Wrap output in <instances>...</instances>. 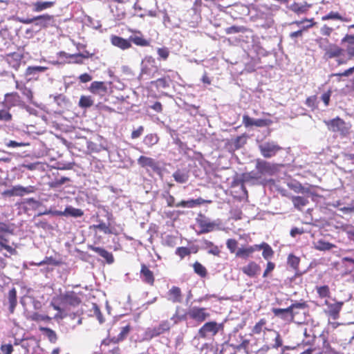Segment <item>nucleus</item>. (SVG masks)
<instances>
[{
    "label": "nucleus",
    "mask_w": 354,
    "mask_h": 354,
    "mask_svg": "<svg viewBox=\"0 0 354 354\" xmlns=\"http://www.w3.org/2000/svg\"><path fill=\"white\" fill-rule=\"evenodd\" d=\"M267 320L264 318L261 319L252 327L250 335H260L263 333V339L266 344L269 345L273 349H278L282 346V339L280 334L275 330L268 328L266 327Z\"/></svg>",
    "instance_id": "f257e3e1"
},
{
    "label": "nucleus",
    "mask_w": 354,
    "mask_h": 354,
    "mask_svg": "<svg viewBox=\"0 0 354 354\" xmlns=\"http://www.w3.org/2000/svg\"><path fill=\"white\" fill-rule=\"evenodd\" d=\"M249 338L244 339L239 345L234 346L236 351L243 350L245 354H265L267 352L274 350L269 345L266 344L261 348H259L257 342L254 337L249 334Z\"/></svg>",
    "instance_id": "f03ea898"
},
{
    "label": "nucleus",
    "mask_w": 354,
    "mask_h": 354,
    "mask_svg": "<svg viewBox=\"0 0 354 354\" xmlns=\"http://www.w3.org/2000/svg\"><path fill=\"white\" fill-rule=\"evenodd\" d=\"M81 303V299L77 294L73 291L66 292L60 294L56 298L53 299L52 304L54 305L55 310H63L64 307H77Z\"/></svg>",
    "instance_id": "7ed1b4c3"
},
{
    "label": "nucleus",
    "mask_w": 354,
    "mask_h": 354,
    "mask_svg": "<svg viewBox=\"0 0 354 354\" xmlns=\"http://www.w3.org/2000/svg\"><path fill=\"white\" fill-rule=\"evenodd\" d=\"M324 123L329 131L334 133H339V135L343 137L346 136L349 133V127L347 124L339 117L332 120H325Z\"/></svg>",
    "instance_id": "20e7f679"
},
{
    "label": "nucleus",
    "mask_w": 354,
    "mask_h": 354,
    "mask_svg": "<svg viewBox=\"0 0 354 354\" xmlns=\"http://www.w3.org/2000/svg\"><path fill=\"white\" fill-rule=\"evenodd\" d=\"M223 330V324H217L216 322H209L205 323L198 330V337L202 339H207L215 336L219 330Z\"/></svg>",
    "instance_id": "39448f33"
},
{
    "label": "nucleus",
    "mask_w": 354,
    "mask_h": 354,
    "mask_svg": "<svg viewBox=\"0 0 354 354\" xmlns=\"http://www.w3.org/2000/svg\"><path fill=\"white\" fill-rule=\"evenodd\" d=\"M170 328V324L167 321H162L158 326L147 328L144 333V339L151 340L169 331Z\"/></svg>",
    "instance_id": "423d86ee"
},
{
    "label": "nucleus",
    "mask_w": 354,
    "mask_h": 354,
    "mask_svg": "<svg viewBox=\"0 0 354 354\" xmlns=\"http://www.w3.org/2000/svg\"><path fill=\"white\" fill-rule=\"evenodd\" d=\"M141 75L146 76V78H151L156 76L158 69L156 65L154 58L151 56L145 57L141 64Z\"/></svg>",
    "instance_id": "0eeeda50"
},
{
    "label": "nucleus",
    "mask_w": 354,
    "mask_h": 354,
    "mask_svg": "<svg viewBox=\"0 0 354 354\" xmlns=\"http://www.w3.org/2000/svg\"><path fill=\"white\" fill-rule=\"evenodd\" d=\"M261 154L266 158L274 156L282 148L274 141H267L259 145Z\"/></svg>",
    "instance_id": "6e6552de"
},
{
    "label": "nucleus",
    "mask_w": 354,
    "mask_h": 354,
    "mask_svg": "<svg viewBox=\"0 0 354 354\" xmlns=\"http://www.w3.org/2000/svg\"><path fill=\"white\" fill-rule=\"evenodd\" d=\"M256 169L259 171L261 176H272L277 171V165L263 160L257 159L256 162Z\"/></svg>",
    "instance_id": "1a4fd4ad"
},
{
    "label": "nucleus",
    "mask_w": 354,
    "mask_h": 354,
    "mask_svg": "<svg viewBox=\"0 0 354 354\" xmlns=\"http://www.w3.org/2000/svg\"><path fill=\"white\" fill-rule=\"evenodd\" d=\"M138 164L143 168L149 167L157 174H160L162 171L160 162L150 157L145 156H140L138 159Z\"/></svg>",
    "instance_id": "9d476101"
},
{
    "label": "nucleus",
    "mask_w": 354,
    "mask_h": 354,
    "mask_svg": "<svg viewBox=\"0 0 354 354\" xmlns=\"http://www.w3.org/2000/svg\"><path fill=\"white\" fill-rule=\"evenodd\" d=\"M3 106L9 110L15 106H24V102L17 93H7L5 95Z\"/></svg>",
    "instance_id": "9b49d317"
},
{
    "label": "nucleus",
    "mask_w": 354,
    "mask_h": 354,
    "mask_svg": "<svg viewBox=\"0 0 354 354\" xmlns=\"http://www.w3.org/2000/svg\"><path fill=\"white\" fill-rule=\"evenodd\" d=\"M275 315L287 313L290 314L292 321L297 324H304L308 322L305 311H274Z\"/></svg>",
    "instance_id": "f8f14e48"
},
{
    "label": "nucleus",
    "mask_w": 354,
    "mask_h": 354,
    "mask_svg": "<svg viewBox=\"0 0 354 354\" xmlns=\"http://www.w3.org/2000/svg\"><path fill=\"white\" fill-rule=\"evenodd\" d=\"M320 337L322 339V347L325 354H339L330 346V342H334V338L333 336L329 335L328 332L322 333Z\"/></svg>",
    "instance_id": "ddd939ff"
},
{
    "label": "nucleus",
    "mask_w": 354,
    "mask_h": 354,
    "mask_svg": "<svg viewBox=\"0 0 354 354\" xmlns=\"http://www.w3.org/2000/svg\"><path fill=\"white\" fill-rule=\"evenodd\" d=\"M344 52V50L339 47L338 46L330 44L327 48H324V58L326 60L339 57Z\"/></svg>",
    "instance_id": "4468645a"
},
{
    "label": "nucleus",
    "mask_w": 354,
    "mask_h": 354,
    "mask_svg": "<svg viewBox=\"0 0 354 354\" xmlns=\"http://www.w3.org/2000/svg\"><path fill=\"white\" fill-rule=\"evenodd\" d=\"M241 271L249 277H254L260 274L261 267L254 261H250L241 268Z\"/></svg>",
    "instance_id": "2eb2a0df"
},
{
    "label": "nucleus",
    "mask_w": 354,
    "mask_h": 354,
    "mask_svg": "<svg viewBox=\"0 0 354 354\" xmlns=\"http://www.w3.org/2000/svg\"><path fill=\"white\" fill-rule=\"evenodd\" d=\"M88 248L105 259L107 263L111 264L113 263L114 258L111 252H108L102 248L96 247L92 245H88Z\"/></svg>",
    "instance_id": "dca6fc26"
},
{
    "label": "nucleus",
    "mask_w": 354,
    "mask_h": 354,
    "mask_svg": "<svg viewBox=\"0 0 354 354\" xmlns=\"http://www.w3.org/2000/svg\"><path fill=\"white\" fill-rule=\"evenodd\" d=\"M243 123L246 127L256 126V127H266L268 123L266 120L264 119H254L248 116V115H244L243 116Z\"/></svg>",
    "instance_id": "f3484780"
},
{
    "label": "nucleus",
    "mask_w": 354,
    "mask_h": 354,
    "mask_svg": "<svg viewBox=\"0 0 354 354\" xmlns=\"http://www.w3.org/2000/svg\"><path fill=\"white\" fill-rule=\"evenodd\" d=\"M140 277L142 280L149 285L154 283V276L153 272L144 263L141 265Z\"/></svg>",
    "instance_id": "a211bd4d"
},
{
    "label": "nucleus",
    "mask_w": 354,
    "mask_h": 354,
    "mask_svg": "<svg viewBox=\"0 0 354 354\" xmlns=\"http://www.w3.org/2000/svg\"><path fill=\"white\" fill-rule=\"evenodd\" d=\"M111 44L122 50H126L131 46V42L129 39H124L121 37L113 35L111 37Z\"/></svg>",
    "instance_id": "6ab92c4d"
},
{
    "label": "nucleus",
    "mask_w": 354,
    "mask_h": 354,
    "mask_svg": "<svg viewBox=\"0 0 354 354\" xmlns=\"http://www.w3.org/2000/svg\"><path fill=\"white\" fill-rule=\"evenodd\" d=\"M205 203V201L202 198H198L196 199H189L187 201H182L180 203H176V207H182L185 208H193L196 206H199Z\"/></svg>",
    "instance_id": "aec40b11"
},
{
    "label": "nucleus",
    "mask_w": 354,
    "mask_h": 354,
    "mask_svg": "<svg viewBox=\"0 0 354 354\" xmlns=\"http://www.w3.org/2000/svg\"><path fill=\"white\" fill-rule=\"evenodd\" d=\"M201 242L202 243V249L207 250V252L210 254L219 256L221 252L218 246L215 245L212 241L207 239H203Z\"/></svg>",
    "instance_id": "412c9836"
},
{
    "label": "nucleus",
    "mask_w": 354,
    "mask_h": 354,
    "mask_svg": "<svg viewBox=\"0 0 354 354\" xmlns=\"http://www.w3.org/2000/svg\"><path fill=\"white\" fill-rule=\"evenodd\" d=\"M34 19L36 26L46 28L50 25V22L53 19V17L46 14L35 17Z\"/></svg>",
    "instance_id": "4be33fe9"
},
{
    "label": "nucleus",
    "mask_w": 354,
    "mask_h": 354,
    "mask_svg": "<svg viewBox=\"0 0 354 354\" xmlns=\"http://www.w3.org/2000/svg\"><path fill=\"white\" fill-rule=\"evenodd\" d=\"M198 225L201 228L199 234H205L214 230L216 226V223L208 221L207 219L198 221Z\"/></svg>",
    "instance_id": "5701e85b"
},
{
    "label": "nucleus",
    "mask_w": 354,
    "mask_h": 354,
    "mask_svg": "<svg viewBox=\"0 0 354 354\" xmlns=\"http://www.w3.org/2000/svg\"><path fill=\"white\" fill-rule=\"evenodd\" d=\"M310 7V6L308 5L307 3H293L288 8L290 10L295 12L296 14L301 15L306 12Z\"/></svg>",
    "instance_id": "b1692460"
},
{
    "label": "nucleus",
    "mask_w": 354,
    "mask_h": 354,
    "mask_svg": "<svg viewBox=\"0 0 354 354\" xmlns=\"http://www.w3.org/2000/svg\"><path fill=\"white\" fill-rule=\"evenodd\" d=\"M287 185L290 189L293 190L296 193L305 194L310 192L308 188L303 187L300 183L296 180H292L288 183Z\"/></svg>",
    "instance_id": "393cba45"
},
{
    "label": "nucleus",
    "mask_w": 354,
    "mask_h": 354,
    "mask_svg": "<svg viewBox=\"0 0 354 354\" xmlns=\"http://www.w3.org/2000/svg\"><path fill=\"white\" fill-rule=\"evenodd\" d=\"M168 297L173 302L181 301V290L178 287L173 286L168 292Z\"/></svg>",
    "instance_id": "a878e982"
},
{
    "label": "nucleus",
    "mask_w": 354,
    "mask_h": 354,
    "mask_svg": "<svg viewBox=\"0 0 354 354\" xmlns=\"http://www.w3.org/2000/svg\"><path fill=\"white\" fill-rule=\"evenodd\" d=\"M59 215H64V216H71L73 217H80L82 216L84 213L82 209L73 207L71 206L67 207L65 208L64 211L63 212H59Z\"/></svg>",
    "instance_id": "bb28decb"
},
{
    "label": "nucleus",
    "mask_w": 354,
    "mask_h": 354,
    "mask_svg": "<svg viewBox=\"0 0 354 354\" xmlns=\"http://www.w3.org/2000/svg\"><path fill=\"white\" fill-rule=\"evenodd\" d=\"M89 90L92 93H97L100 91L106 92L107 88L104 82H93L89 87Z\"/></svg>",
    "instance_id": "cd10ccee"
},
{
    "label": "nucleus",
    "mask_w": 354,
    "mask_h": 354,
    "mask_svg": "<svg viewBox=\"0 0 354 354\" xmlns=\"http://www.w3.org/2000/svg\"><path fill=\"white\" fill-rule=\"evenodd\" d=\"M28 319L36 322L37 323L44 322L48 323L51 320V317L46 315L39 314L38 312H34L28 317Z\"/></svg>",
    "instance_id": "c85d7f7f"
},
{
    "label": "nucleus",
    "mask_w": 354,
    "mask_h": 354,
    "mask_svg": "<svg viewBox=\"0 0 354 354\" xmlns=\"http://www.w3.org/2000/svg\"><path fill=\"white\" fill-rule=\"evenodd\" d=\"M39 329L48 339V340L50 342L55 343L57 341V336L56 333L53 330L43 326H39Z\"/></svg>",
    "instance_id": "c756f323"
},
{
    "label": "nucleus",
    "mask_w": 354,
    "mask_h": 354,
    "mask_svg": "<svg viewBox=\"0 0 354 354\" xmlns=\"http://www.w3.org/2000/svg\"><path fill=\"white\" fill-rule=\"evenodd\" d=\"M335 248V245L322 239L317 241L315 243V248L319 251H327Z\"/></svg>",
    "instance_id": "7c9ffc66"
},
{
    "label": "nucleus",
    "mask_w": 354,
    "mask_h": 354,
    "mask_svg": "<svg viewBox=\"0 0 354 354\" xmlns=\"http://www.w3.org/2000/svg\"><path fill=\"white\" fill-rule=\"evenodd\" d=\"M48 69V67L40 66H30L26 68V75L28 76H35L38 73H43Z\"/></svg>",
    "instance_id": "2f4dec72"
},
{
    "label": "nucleus",
    "mask_w": 354,
    "mask_h": 354,
    "mask_svg": "<svg viewBox=\"0 0 354 354\" xmlns=\"http://www.w3.org/2000/svg\"><path fill=\"white\" fill-rule=\"evenodd\" d=\"M292 202L295 208L301 210L303 207L308 203V200L305 197L297 196L292 197Z\"/></svg>",
    "instance_id": "473e14b6"
},
{
    "label": "nucleus",
    "mask_w": 354,
    "mask_h": 354,
    "mask_svg": "<svg viewBox=\"0 0 354 354\" xmlns=\"http://www.w3.org/2000/svg\"><path fill=\"white\" fill-rule=\"evenodd\" d=\"M7 298L9 304V310H14L17 303V290L15 288L9 290Z\"/></svg>",
    "instance_id": "72a5a7b5"
},
{
    "label": "nucleus",
    "mask_w": 354,
    "mask_h": 354,
    "mask_svg": "<svg viewBox=\"0 0 354 354\" xmlns=\"http://www.w3.org/2000/svg\"><path fill=\"white\" fill-rule=\"evenodd\" d=\"M131 330V327L129 324H127V326L122 327L120 333L118 335L117 337H115V344H118L125 339Z\"/></svg>",
    "instance_id": "f704fd0d"
},
{
    "label": "nucleus",
    "mask_w": 354,
    "mask_h": 354,
    "mask_svg": "<svg viewBox=\"0 0 354 354\" xmlns=\"http://www.w3.org/2000/svg\"><path fill=\"white\" fill-rule=\"evenodd\" d=\"M174 180L178 183H185L189 179V175L187 172L181 171L180 169L176 170L173 174Z\"/></svg>",
    "instance_id": "c9c22d12"
},
{
    "label": "nucleus",
    "mask_w": 354,
    "mask_h": 354,
    "mask_svg": "<svg viewBox=\"0 0 354 354\" xmlns=\"http://www.w3.org/2000/svg\"><path fill=\"white\" fill-rule=\"evenodd\" d=\"M159 138L156 133H149L145 136L143 139L144 145L151 147L158 143Z\"/></svg>",
    "instance_id": "e433bc0d"
},
{
    "label": "nucleus",
    "mask_w": 354,
    "mask_h": 354,
    "mask_svg": "<svg viewBox=\"0 0 354 354\" xmlns=\"http://www.w3.org/2000/svg\"><path fill=\"white\" fill-rule=\"evenodd\" d=\"M249 31V29L243 26H232L225 28V32L227 35L236 33H244Z\"/></svg>",
    "instance_id": "4c0bfd02"
},
{
    "label": "nucleus",
    "mask_w": 354,
    "mask_h": 354,
    "mask_svg": "<svg viewBox=\"0 0 354 354\" xmlns=\"http://www.w3.org/2000/svg\"><path fill=\"white\" fill-rule=\"evenodd\" d=\"M86 147L88 151L93 153H99L101 151L106 150V147L102 145H98L92 141L86 142Z\"/></svg>",
    "instance_id": "58836bf2"
},
{
    "label": "nucleus",
    "mask_w": 354,
    "mask_h": 354,
    "mask_svg": "<svg viewBox=\"0 0 354 354\" xmlns=\"http://www.w3.org/2000/svg\"><path fill=\"white\" fill-rule=\"evenodd\" d=\"M129 41L133 42V44L139 46H147L149 45V41L144 39L142 37L138 35L130 36Z\"/></svg>",
    "instance_id": "ea45409f"
},
{
    "label": "nucleus",
    "mask_w": 354,
    "mask_h": 354,
    "mask_svg": "<svg viewBox=\"0 0 354 354\" xmlns=\"http://www.w3.org/2000/svg\"><path fill=\"white\" fill-rule=\"evenodd\" d=\"M70 180V178L68 177L62 176L59 178H56L49 183V185L51 188L58 189L61 187L62 185Z\"/></svg>",
    "instance_id": "a19ab883"
},
{
    "label": "nucleus",
    "mask_w": 354,
    "mask_h": 354,
    "mask_svg": "<svg viewBox=\"0 0 354 354\" xmlns=\"http://www.w3.org/2000/svg\"><path fill=\"white\" fill-rule=\"evenodd\" d=\"M53 5V2L51 1H37L34 3V10L35 12H41L52 7Z\"/></svg>",
    "instance_id": "79ce46f5"
},
{
    "label": "nucleus",
    "mask_w": 354,
    "mask_h": 354,
    "mask_svg": "<svg viewBox=\"0 0 354 354\" xmlns=\"http://www.w3.org/2000/svg\"><path fill=\"white\" fill-rule=\"evenodd\" d=\"M60 54L63 55L66 58L72 59V61L70 62V63L78 64H82L84 63V60H83L82 57H81L80 53H75V54H69V53H66L65 52H61Z\"/></svg>",
    "instance_id": "37998d69"
},
{
    "label": "nucleus",
    "mask_w": 354,
    "mask_h": 354,
    "mask_svg": "<svg viewBox=\"0 0 354 354\" xmlns=\"http://www.w3.org/2000/svg\"><path fill=\"white\" fill-rule=\"evenodd\" d=\"M151 85L155 86L157 88H166L169 86V81L166 77L158 78L155 81L151 82Z\"/></svg>",
    "instance_id": "c03bdc74"
},
{
    "label": "nucleus",
    "mask_w": 354,
    "mask_h": 354,
    "mask_svg": "<svg viewBox=\"0 0 354 354\" xmlns=\"http://www.w3.org/2000/svg\"><path fill=\"white\" fill-rule=\"evenodd\" d=\"M261 250H263L262 256L265 259L268 260L272 257L274 252L270 245L263 242Z\"/></svg>",
    "instance_id": "a18cd8bd"
},
{
    "label": "nucleus",
    "mask_w": 354,
    "mask_h": 354,
    "mask_svg": "<svg viewBox=\"0 0 354 354\" xmlns=\"http://www.w3.org/2000/svg\"><path fill=\"white\" fill-rule=\"evenodd\" d=\"M59 264V262L53 257H46L43 261L39 263H32V265H35L37 266H41L44 265L58 266Z\"/></svg>",
    "instance_id": "49530a36"
},
{
    "label": "nucleus",
    "mask_w": 354,
    "mask_h": 354,
    "mask_svg": "<svg viewBox=\"0 0 354 354\" xmlns=\"http://www.w3.org/2000/svg\"><path fill=\"white\" fill-rule=\"evenodd\" d=\"M161 196L166 201L168 207H176V203H175V198L170 194L169 190L164 191L162 193Z\"/></svg>",
    "instance_id": "de8ad7c7"
},
{
    "label": "nucleus",
    "mask_w": 354,
    "mask_h": 354,
    "mask_svg": "<svg viewBox=\"0 0 354 354\" xmlns=\"http://www.w3.org/2000/svg\"><path fill=\"white\" fill-rule=\"evenodd\" d=\"M9 57L12 60H8L9 64L13 67L17 69L20 66V62L22 58V56L17 53H14L12 55H9Z\"/></svg>",
    "instance_id": "09e8293b"
},
{
    "label": "nucleus",
    "mask_w": 354,
    "mask_h": 354,
    "mask_svg": "<svg viewBox=\"0 0 354 354\" xmlns=\"http://www.w3.org/2000/svg\"><path fill=\"white\" fill-rule=\"evenodd\" d=\"M341 229L346 234L349 240H354V225L351 224L342 225Z\"/></svg>",
    "instance_id": "8fccbe9b"
},
{
    "label": "nucleus",
    "mask_w": 354,
    "mask_h": 354,
    "mask_svg": "<svg viewBox=\"0 0 354 354\" xmlns=\"http://www.w3.org/2000/svg\"><path fill=\"white\" fill-rule=\"evenodd\" d=\"M10 110L4 106L3 109H0V121L1 122H10L12 119V115L10 113Z\"/></svg>",
    "instance_id": "3c124183"
},
{
    "label": "nucleus",
    "mask_w": 354,
    "mask_h": 354,
    "mask_svg": "<svg viewBox=\"0 0 354 354\" xmlns=\"http://www.w3.org/2000/svg\"><path fill=\"white\" fill-rule=\"evenodd\" d=\"M194 270L195 273L198 274L201 277H204L207 274L206 268L199 262L196 261L193 265Z\"/></svg>",
    "instance_id": "603ef678"
},
{
    "label": "nucleus",
    "mask_w": 354,
    "mask_h": 354,
    "mask_svg": "<svg viewBox=\"0 0 354 354\" xmlns=\"http://www.w3.org/2000/svg\"><path fill=\"white\" fill-rule=\"evenodd\" d=\"M4 145L8 148H17V147L28 146L29 143L23 142H17L15 140H5Z\"/></svg>",
    "instance_id": "864d4df0"
},
{
    "label": "nucleus",
    "mask_w": 354,
    "mask_h": 354,
    "mask_svg": "<svg viewBox=\"0 0 354 354\" xmlns=\"http://www.w3.org/2000/svg\"><path fill=\"white\" fill-rule=\"evenodd\" d=\"M299 258L290 254L288 257V264L294 270H297L299 263Z\"/></svg>",
    "instance_id": "5fc2aeb1"
},
{
    "label": "nucleus",
    "mask_w": 354,
    "mask_h": 354,
    "mask_svg": "<svg viewBox=\"0 0 354 354\" xmlns=\"http://www.w3.org/2000/svg\"><path fill=\"white\" fill-rule=\"evenodd\" d=\"M93 104V100L90 96H82L80 97L79 105L82 108H88Z\"/></svg>",
    "instance_id": "6e6d98bb"
},
{
    "label": "nucleus",
    "mask_w": 354,
    "mask_h": 354,
    "mask_svg": "<svg viewBox=\"0 0 354 354\" xmlns=\"http://www.w3.org/2000/svg\"><path fill=\"white\" fill-rule=\"evenodd\" d=\"M246 140L247 137L245 135H241L240 136L236 137L233 142V145L235 149H238L242 147L246 143Z\"/></svg>",
    "instance_id": "4d7b16f0"
},
{
    "label": "nucleus",
    "mask_w": 354,
    "mask_h": 354,
    "mask_svg": "<svg viewBox=\"0 0 354 354\" xmlns=\"http://www.w3.org/2000/svg\"><path fill=\"white\" fill-rule=\"evenodd\" d=\"M190 253V250L186 247H178L176 250V254L178 255L181 259L189 255Z\"/></svg>",
    "instance_id": "13d9d810"
},
{
    "label": "nucleus",
    "mask_w": 354,
    "mask_h": 354,
    "mask_svg": "<svg viewBox=\"0 0 354 354\" xmlns=\"http://www.w3.org/2000/svg\"><path fill=\"white\" fill-rule=\"evenodd\" d=\"M306 105L310 108L315 109L318 106V102L317 100V96L316 95H312L308 97L306 100L305 102Z\"/></svg>",
    "instance_id": "bf43d9fd"
},
{
    "label": "nucleus",
    "mask_w": 354,
    "mask_h": 354,
    "mask_svg": "<svg viewBox=\"0 0 354 354\" xmlns=\"http://www.w3.org/2000/svg\"><path fill=\"white\" fill-rule=\"evenodd\" d=\"M98 230L101 232H103L105 234H115V232H114L109 225L102 221H100L98 223Z\"/></svg>",
    "instance_id": "052dcab7"
},
{
    "label": "nucleus",
    "mask_w": 354,
    "mask_h": 354,
    "mask_svg": "<svg viewBox=\"0 0 354 354\" xmlns=\"http://www.w3.org/2000/svg\"><path fill=\"white\" fill-rule=\"evenodd\" d=\"M316 290L318 295L322 298L326 297L329 294V288L328 286H317Z\"/></svg>",
    "instance_id": "680f3d73"
},
{
    "label": "nucleus",
    "mask_w": 354,
    "mask_h": 354,
    "mask_svg": "<svg viewBox=\"0 0 354 354\" xmlns=\"http://www.w3.org/2000/svg\"><path fill=\"white\" fill-rule=\"evenodd\" d=\"M190 315L194 319L203 322L205 319L207 315L205 314L203 311H191Z\"/></svg>",
    "instance_id": "e2e57ef3"
},
{
    "label": "nucleus",
    "mask_w": 354,
    "mask_h": 354,
    "mask_svg": "<svg viewBox=\"0 0 354 354\" xmlns=\"http://www.w3.org/2000/svg\"><path fill=\"white\" fill-rule=\"evenodd\" d=\"M158 59L166 60L169 55V51L167 48H159L157 50Z\"/></svg>",
    "instance_id": "0e129e2a"
},
{
    "label": "nucleus",
    "mask_w": 354,
    "mask_h": 354,
    "mask_svg": "<svg viewBox=\"0 0 354 354\" xmlns=\"http://www.w3.org/2000/svg\"><path fill=\"white\" fill-rule=\"evenodd\" d=\"M14 229L10 227V225L0 222V233H8L10 234H13Z\"/></svg>",
    "instance_id": "69168bd1"
},
{
    "label": "nucleus",
    "mask_w": 354,
    "mask_h": 354,
    "mask_svg": "<svg viewBox=\"0 0 354 354\" xmlns=\"http://www.w3.org/2000/svg\"><path fill=\"white\" fill-rule=\"evenodd\" d=\"M2 354H12L13 352V346L11 344H3L0 347Z\"/></svg>",
    "instance_id": "338daca9"
},
{
    "label": "nucleus",
    "mask_w": 354,
    "mask_h": 354,
    "mask_svg": "<svg viewBox=\"0 0 354 354\" xmlns=\"http://www.w3.org/2000/svg\"><path fill=\"white\" fill-rule=\"evenodd\" d=\"M331 94H332V91L330 89H329L328 91L324 93L321 95V100L324 103V105L326 106H328L329 105Z\"/></svg>",
    "instance_id": "774afa93"
}]
</instances>
